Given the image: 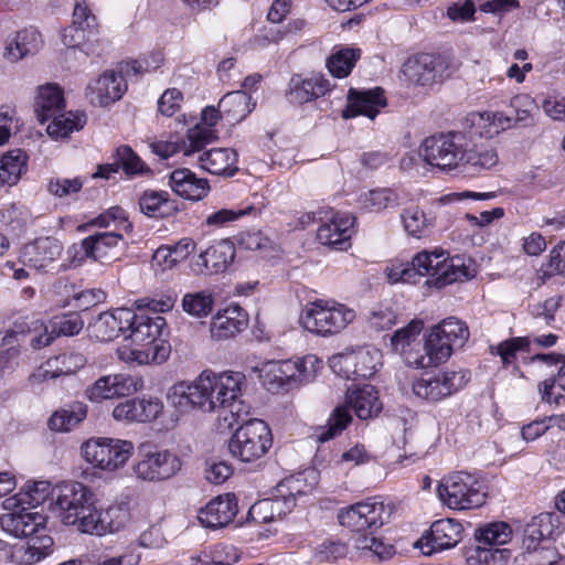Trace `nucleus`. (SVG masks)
<instances>
[{
	"instance_id": "nucleus-1",
	"label": "nucleus",
	"mask_w": 565,
	"mask_h": 565,
	"mask_svg": "<svg viewBox=\"0 0 565 565\" xmlns=\"http://www.w3.org/2000/svg\"><path fill=\"white\" fill-rule=\"evenodd\" d=\"M244 382L245 375L241 372L215 373L205 370L192 382L175 383L168 399L181 412L192 408L206 413L228 409L234 416L241 411L237 399Z\"/></svg>"
},
{
	"instance_id": "nucleus-2",
	"label": "nucleus",
	"mask_w": 565,
	"mask_h": 565,
	"mask_svg": "<svg viewBox=\"0 0 565 565\" xmlns=\"http://www.w3.org/2000/svg\"><path fill=\"white\" fill-rule=\"evenodd\" d=\"M391 513V508L383 501L369 499L342 509L338 519L342 526L356 533L353 537V545L356 550L367 552L379 561H384L391 558L395 550L374 533L388 521Z\"/></svg>"
},
{
	"instance_id": "nucleus-3",
	"label": "nucleus",
	"mask_w": 565,
	"mask_h": 565,
	"mask_svg": "<svg viewBox=\"0 0 565 565\" xmlns=\"http://www.w3.org/2000/svg\"><path fill=\"white\" fill-rule=\"evenodd\" d=\"M64 108V93L57 84L47 83L39 86L35 113L42 124L52 119L47 125L46 132L56 140L68 137L73 131L81 130L86 122L84 114L63 113Z\"/></svg>"
},
{
	"instance_id": "nucleus-4",
	"label": "nucleus",
	"mask_w": 565,
	"mask_h": 565,
	"mask_svg": "<svg viewBox=\"0 0 565 565\" xmlns=\"http://www.w3.org/2000/svg\"><path fill=\"white\" fill-rule=\"evenodd\" d=\"M355 311L333 299H318L309 302L300 315L302 327L316 334H337L353 322Z\"/></svg>"
},
{
	"instance_id": "nucleus-5",
	"label": "nucleus",
	"mask_w": 565,
	"mask_h": 565,
	"mask_svg": "<svg viewBox=\"0 0 565 565\" xmlns=\"http://www.w3.org/2000/svg\"><path fill=\"white\" fill-rule=\"evenodd\" d=\"M55 504L61 521L86 533L84 522L93 518L95 499L93 491L82 482H65L56 487Z\"/></svg>"
},
{
	"instance_id": "nucleus-6",
	"label": "nucleus",
	"mask_w": 565,
	"mask_h": 565,
	"mask_svg": "<svg viewBox=\"0 0 565 565\" xmlns=\"http://www.w3.org/2000/svg\"><path fill=\"white\" fill-rule=\"evenodd\" d=\"M470 138L465 131H449L429 136L423 140L418 154L424 162L441 171L460 167L463 146H469Z\"/></svg>"
},
{
	"instance_id": "nucleus-7",
	"label": "nucleus",
	"mask_w": 565,
	"mask_h": 565,
	"mask_svg": "<svg viewBox=\"0 0 565 565\" xmlns=\"http://www.w3.org/2000/svg\"><path fill=\"white\" fill-rule=\"evenodd\" d=\"M153 65L147 61H130L120 66V72H104L94 84L88 86L90 102L98 106H108L119 100L127 90V84L122 73L127 76L150 72L159 67L162 62L160 54L153 56Z\"/></svg>"
},
{
	"instance_id": "nucleus-8",
	"label": "nucleus",
	"mask_w": 565,
	"mask_h": 565,
	"mask_svg": "<svg viewBox=\"0 0 565 565\" xmlns=\"http://www.w3.org/2000/svg\"><path fill=\"white\" fill-rule=\"evenodd\" d=\"M511 526L502 521L488 523L475 532L476 545L467 552L468 561H476L486 565H503L511 556L508 548L497 546L504 545L512 540Z\"/></svg>"
},
{
	"instance_id": "nucleus-9",
	"label": "nucleus",
	"mask_w": 565,
	"mask_h": 565,
	"mask_svg": "<svg viewBox=\"0 0 565 565\" xmlns=\"http://www.w3.org/2000/svg\"><path fill=\"white\" fill-rule=\"evenodd\" d=\"M273 446L269 426L262 419H249L241 425L228 440V450L242 462H255Z\"/></svg>"
},
{
	"instance_id": "nucleus-10",
	"label": "nucleus",
	"mask_w": 565,
	"mask_h": 565,
	"mask_svg": "<svg viewBox=\"0 0 565 565\" xmlns=\"http://www.w3.org/2000/svg\"><path fill=\"white\" fill-rule=\"evenodd\" d=\"M438 494L443 502L454 510L479 508L486 499L480 481L465 471L444 478L438 487Z\"/></svg>"
},
{
	"instance_id": "nucleus-11",
	"label": "nucleus",
	"mask_w": 565,
	"mask_h": 565,
	"mask_svg": "<svg viewBox=\"0 0 565 565\" xmlns=\"http://www.w3.org/2000/svg\"><path fill=\"white\" fill-rule=\"evenodd\" d=\"M81 451L85 461L94 468L115 471L131 457L134 445L128 440L96 437L85 441Z\"/></svg>"
},
{
	"instance_id": "nucleus-12",
	"label": "nucleus",
	"mask_w": 565,
	"mask_h": 565,
	"mask_svg": "<svg viewBox=\"0 0 565 565\" xmlns=\"http://www.w3.org/2000/svg\"><path fill=\"white\" fill-rule=\"evenodd\" d=\"M463 527L455 519H440L431 523L414 544L423 555L431 556L446 550H451L462 540Z\"/></svg>"
},
{
	"instance_id": "nucleus-13",
	"label": "nucleus",
	"mask_w": 565,
	"mask_h": 565,
	"mask_svg": "<svg viewBox=\"0 0 565 565\" xmlns=\"http://www.w3.org/2000/svg\"><path fill=\"white\" fill-rule=\"evenodd\" d=\"M469 380L470 373L466 370L445 371L434 377L417 380L413 392L423 399L438 402L466 386Z\"/></svg>"
},
{
	"instance_id": "nucleus-14",
	"label": "nucleus",
	"mask_w": 565,
	"mask_h": 565,
	"mask_svg": "<svg viewBox=\"0 0 565 565\" xmlns=\"http://www.w3.org/2000/svg\"><path fill=\"white\" fill-rule=\"evenodd\" d=\"M377 352L364 348L348 350L329 359L331 370L344 379H366L376 371Z\"/></svg>"
},
{
	"instance_id": "nucleus-15",
	"label": "nucleus",
	"mask_w": 565,
	"mask_h": 565,
	"mask_svg": "<svg viewBox=\"0 0 565 565\" xmlns=\"http://www.w3.org/2000/svg\"><path fill=\"white\" fill-rule=\"evenodd\" d=\"M181 468L179 457L170 450H149L134 466L138 479L145 481L167 480Z\"/></svg>"
},
{
	"instance_id": "nucleus-16",
	"label": "nucleus",
	"mask_w": 565,
	"mask_h": 565,
	"mask_svg": "<svg viewBox=\"0 0 565 565\" xmlns=\"http://www.w3.org/2000/svg\"><path fill=\"white\" fill-rule=\"evenodd\" d=\"M87 360L81 352L67 351L49 358L38 366L28 377L29 384L34 387L47 380L75 374L86 364Z\"/></svg>"
},
{
	"instance_id": "nucleus-17",
	"label": "nucleus",
	"mask_w": 565,
	"mask_h": 565,
	"mask_svg": "<svg viewBox=\"0 0 565 565\" xmlns=\"http://www.w3.org/2000/svg\"><path fill=\"white\" fill-rule=\"evenodd\" d=\"M141 387V381L127 374H108L97 379L85 390V396L93 403L128 396Z\"/></svg>"
},
{
	"instance_id": "nucleus-18",
	"label": "nucleus",
	"mask_w": 565,
	"mask_h": 565,
	"mask_svg": "<svg viewBox=\"0 0 565 565\" xmlns=\"http://www.w3.org/2000/svg\"><path fill=\"white\" fill-rule=\"evenodd\" d=\"M163 411V403L158 397L142 396L117 404L113 417L118 422L149 423L157 419Z\"/></svg>"
},
{
	"instance_id": "nucleus-19",
	"label": "nucleus",
	"mask_w": 565,
	"mask_h": 565,
	"mask_svg": "<svg viewBox=\"0 0 565 565\" xmlns=\"http://www.w3.org/2000/svg\"><path fill=\"white\" fill-rule=\"evenodd\" d=\"M62 243L52 236L39 237L26 244L21 252V262L34 269H47L60 258Z\"/></svg>"
},
{
	"instance_id": "nucleus-20",
	"label": "nucleus",
	"mask_w": 565,
	"mask_h": 565,
	"mask_svg": "<svg viewBox=\"0 0 565 565\" xmlns=\"http://www.w3.org/2000/svg\"><path fill=\"white\" fill-rule=\"evenodd\" d=\"M134 318V311L128 308H117L102 312L92 323L88 331L92 338L98 341H111L119 334L127 333L128 322Z\"/></svg>"
},
{
	"instance_id": "nucleus-21",
	"label": "nucleus",
	"mask_w": 565,
	"mask_h": 565,
	"mask_svg": "<svg viewBox=\"0 0 565 565\" xmlns=\"http://www.w3.org/2000/svg\"><path fill=\"white\" fill-rule=\"evenodd\" d=\"M237 500L232 493L212 499L199 511V522L206 529H220L231 523L237 514Z\"/></svg>"
},
{
	"instance_id": "nucleus-22",
	"label": "nucleus",
	"mask_w": 565,
	"mask_h": 565,
	"mask_svg": "<svg viewBox=\"0 0 565 565\" xmlns=\"http://www.w3.org/2000/svg\"><path fill=\"white\" fill-rule=\"evenodd\" d=\"M355 217L351 214L337 213L327 223L319 226L318 241L335 249L345 250L350 246Z\"/></svg>"
},
{
	"instance_id": "nucleus-23",
	"label": "nucleus",
	"mask_w": 565,
	"mask_h": 565,
	"mask_svg": "<svg viewBox=\"0 0 565 565\" xmlns=\"http://www.w3.org/2000/svg\"><path fill=\"white\" fill-rule=\"evenodd\" d=\"M386 106V98L382 88H374L363 92L350 89L348 104L342 111V117L353 118L356 116H366L374 119L380 110Z\"/></svg>"
},
{
	"instance_id": "nucleus-24",
	"label": "nucleus",
	"mask_w": 565,
	"mask_h": 565,
	"mask_svg": "<svg viewBox=\"0 0 565 565\" xmlns=\"http://www.w3.org/2000/svg\"><path fill=\"white\" fill-rule=\"evenodd\" d=\"M129 516V510L126 503L111 504L103 511H98L95 507L93 518L84 522L86 534L100 536L117 532L126 525Z\"/></svg>"
},
{
	"instance_id": "nucleus-25",
	"label": "nucleus",
	"mask_w": 565,
	"mask_h": 565,
	"mask_svg": "<svg viewBox=\"0 0 565 565\" xmlns=\"http://www.w3.org/2000/svg\"><path fill=\"white\" fill-rule=\"evenodd\" d=\"M441 64L430 54H419L407 58L401 72L409 84L418 86L433 85L440 75Z\"/></svg>"
},
{
	"instance_id": "nucleus-26",
	"label": "nucleus",
	"mask_w": 565,
	"mask_h": 565,
	"mask_svg": "<svg viewBox=\"0 0 565 565\" xmlns=\"http://www.w3.org/2000/svg\"><path fill=\"white\" fill-rule=\"evenodd\" d=\"M46 518L39 512L22 509L3 513L0 516L1 529L14 537L32 536L45 526Z\"/></svg>"
},
{
	"instance_id": "nucleus-27",
	"label": "nucleus",
	"mask_w": 565,
	"mask_h": 565,
	"mask_svg": "<svg viewBox=\"0 0 565 565\" xmlns=\"http://www.w3.org/2000/svg\"><path fill=\"white\" fill-rule=\"evenodd\" d=\"M164 324L166 320L160 316L149 317L145 313L134 312V318L128 322V333L125 334V339L136 345L154 347Z\"/></svg>"
},
{
	"instance_id": "nucleus-28",
	"label": "nucleus",
	"mask_w": 565,
	"mask_h": 565,
	"mask_svg": "<svg viewBox=\"0 0 565 565\" xmlns=\"http://www.w3.org/2000/svg\"><path fill=\"white\" fill-rule=\"evenodd\" d=\"M124 242V234L117 231L96 233L82 241V248L87 257L106 263L116 259L118 246Z\"/></svg>"
},
{
	"instance_id": "nucleus-29",
	"label": "nucleus",
	"mask_w": 565,
	"mask_h": 565,
	"mask_svg": "<svg viewBox=\"0 0 565 565\" xmlns=\"http://www.w3.org/2000/svg\"><path fill=\"white\" fill-rule=\"evenodd\" d=\"M42 42V36L35 28H24L8 35L3 56L8 61L15 63L38 53Z\"/></svg>"
},
{
	"instance_id": "nucleus-30",
	"label": "nucleus",
	"mask_w": 565,
	"mask_h": 565,
	"mask_svg": "<svg viewBox=\"0 0 565 565\" xmlns=\"http://www.w3.org/2000/svg\"><path fill=\"white\" fill-rule=\"evenodd\" d=\"M234 258V244L223 239L202 252L195 262V267L200 274H218L225 271Z\"/></svg>"
},
{
	"instance_id": "nucleus-31",
	"label": "nucleus",
	"mask_w": 565,
	"mask_h": 565,
	"mask_svg": "<svg viewBox=\"0 0 565 565\" xmlns=\"http://www.w3.org/2000/svg\"><path fill=\"white\" fill-rule=\"evenodd\" d=\"M247 324V316L239 306H230L212 318L211 338L217 341L230 339L242 332Z\"/></svg>"
},
{
	"instance_id": "nucleus-32",
	"label": "nucleus",
	"mask_w": 565,
	"mask_h": 565,
	"mask_svg": "<svg viewBox=\"0 0 565 565\" xmlns=\"http://www.w3.org/2000/svg\"><path fill=\"white\" fill-rule=\"evenodd\" d=\"M169 185L175 194L191 201L202 200L210 191L207 181L196 178L186 168L172 171L169 177Z\"/></svg>"
},
{
	"instance_id": "nucleus-33",
	"label": "nucleus",
	"mask_w": 565,
	"mask_h": 565,
	"mask_svg": "<svg viewBox=\"0 0 565 565\" xmlns=\"http://www.w3.org/2000/svg\"><path fill=\"white\" fill-rule=\"evenodd\" d=\"M345 399L347 404L354 409L355 415L363 420L376 416L383 407L377 391L369 384L349 387Z\"/></svg>"
},
{
	"instance_id": "nucleus-34",
	"label": "nucleus",
	"mask_w": 565,
	"mask_h": 565,
	"mask_svg": "<svg viewBox=\"0 0 565 565\" xmlns=\"http://www.w3.org/2000/svg\"><path fill=\"white\" fill-rule=\"evenodd\" d=\"M462 152L460 167H469L476 172L490 170L499 163L497 149L488 142L477 143L470 139L469 146H463Z\"/></svg>"
},
{
	"instance_id": "nucleus-35",
	"label": "nucleus",
	"mask_w": 565,
	"mask_h": 565,
	"mask_svg": "<svg viewBox=\"0 0 565 565\" xmlns=\"http://www.w3.org/2000/svg\"><path fill=\"white\" fill-rule=\"evenodd\" d=\"M223 117L220 111V107L215 108L213 106H207L202 110L201 114V124H198L194 128L190 129L188 132V140L190 141L191 150H186V153L191 151H201V149L212 142L216 135L212 130L218 119Z\"/></svg>"
},
{
	"instance_id": "nucleus-36",
	"label": "nucleus",
	"mask_w": 565,
	"mask_h": 565,
	"mask_svg": "<svg viewBox=\"0 0 565 565\" xmlns=\"http://www.w3.org/2000/svg\"><path fill=\"white\" fill-rule=\"evenodd\" d=\"M202 169L212 174L233 175L237 170V153L230 148L210 149L199 157Z\"/></svg>"
},
{
	"instance_id": "nucleus-37",
	"label": "nucleus",
	"mask_w": 565,
	"mask_h": 565,
	"mask_svg": "<svg viewBox=\"0 0 565 565\" xmlns=\"http://www.w3.org/2000/svg\"><path fill=\"white\" fill-rule=\"evenodd\" d=\"M88 29H82L81 22L76 26L70 25L62 32V42L68 49H78L86 55L98 54L99 31H94V24H87Z\"/></svg>"
},
{
	"instance_id": "nucleus-38",
	"label": "nucleus",
	"mask_w": 565,
	"mask_h": 565,
	"mask_svg": "<svg viewBox=\"0 0 565 565\" xmlns=\"http://www.w3.org/2000/svg\"><path fill=\"white\" fill-rule=\"evenodd\" d=\"M223 117L232 124L243 120L255 107L252 97L244 90L224 95L218 103Z\"/></svg>"
},
{
	"instance_id": "nucleus-39",
	"label": "nucleus",
	"mask_w": 565,
	"mask_h": 565,
	"mask_svg": "<svg viewBox=\"0 0 565 565\" xmlns=\"http://www.w3.org/2000/svg\"><path fill=\"white\" fill-rule=\"evenodd\" d=\"M329 90V81L322 76L310 78L292 77L290 82L291 100L303 104L323 96Z\"/></svg>"
},
{
	"instance_id": "nucleus-40",
	"label": "nucleus",
	"mask_w": 565,
	"mask_h": 565,
	"mask_svg": "<svg viewBox=\"0 0 565 565\" xmlns=\"http://www.w3.org/2000/svg\"><path fill=\"white\" fill-rule=\"evenodd\" d=\"M140 211L156 218H164L178 212L177 203L169 199V193L161 191H146L139 199Z\"/></svg>"
},
{
	"instance_id": "nucleus-41",
	"label": "nucleus",
	"mask_w": 565,
	"mask_h": 565,
	"mask_svg": "<svg viewBox=\"0 0 565 565\" xmlns=\"http://www.w3.org/2000/svg\"><path fill=\"white\" fill-rule=\"evenodd\" d=\"M424 351L425 354L416 361L420 367L445 363L451 356L454 349L445 338L431 329L425 340Z\"/></svg>"
},
{
	"instance_id": "nucleus-42",
	"label": "nucleus",
	"mask_w": 565,
	"mask_h": 565,
	"mask_svg": "<svg viewBox=\"0 0 565 565\" xmlns=\"http://www.w3.org/2000/svg\"><path fill=\"white\" fill-rule=\"evenodd\" d=\"M53 539L49 535H38L12 552V557L20 564L32 565L51 553Z\"/></svg>"
},
{
	"instance_id": "nucleus-43",
	"label": "nucleus",
	"mask_w": 565,
	"mask_h": 565,
	"mask_svg": "<svg viewBox=\"0 0 565 565\" xmlns=\"http://www.w3.org/2000/svg\"><path fill=\"white\" fill-rule=\"evenodd\" d=\"M26 154L20 150H10L0 157V184L14 185L26 171Z\"/></svg>"
},
{
	"instance_id": "nucleus-44",
	"label": "nucleus",
	"mask_w": 565,
	"mask_h": 565,
	"mask_svg": "<svg viewBox=\"0 0 565 565\" xmlns=\"http://www.w3.org/2000/svg\"><path fill=\"white\" fill-rule=\"evenodd\" d=\"M87 416V406L83 403H75L67 408L55 411L49 418L47 425L51 430L65 433L72 430Z\"/></svg>"
},
{
	"instance_id": "nucleus-45",
	"label": "nucleus",
	"mask_w": 565,
	"mask_h": 565,
	"mask_svg": "<svg viewBox=\"0 0 565 565\" xmlns=\"http://www.w3.org/2000/svg\"><path fill=\"white\" fill-rule=\"evenodd\" d=\"M360 56V49L334 47L332 54L327 58L326 65L332 76L344 78L352 72Z\"/></svg>"
},
{
	"instance_id": "nucleus-46",
	"label": "nucleus",
	"mask_w": 565,
	"mask_h": 565,
	"mask_svg": "<svg viewBox=\"0 0 565 565\" xmlns=\"http://www.w3.org/2000/svg\"><path fill=\"white\" fill-rule=\"evenodd\" d=\"M537 391L544 403L555 405L565 403V359L554 376L537 384Z\"/></svg>"
},
{
	"instance_id": "nucleus-47",
	"label": "nucleus",
	"mask_w": 565,
	"mask_h": 565,
	"mask_svg": "<svg viewBox=\"0 0 565 565\" xmlns=\"http://www.w3.org/2000/svg\"><path fill=\"white\" fill-rule=\"evenodd\" d=\"M30 222L31 214L24 205L12 203L0 210V223L17 236L26 231Z\"/></svg>"
},
{
	"instance_id": "nucleus-48",
	"label": "nucleus",
	"mask_w": 565,
	"mask_h": 565,
	"mask_svg": "<svg viewBox=\"0 0 565 565\" xmlns=\"http://www.w3.org/2000/svg\"><path fill=\"white\" fill-rule=\"evenodd\" d=\"M435 268V275H437V288H441L446 285H450L458 280H465L470 277L469 268L466 267L458 257L451 258L449 262L447 258L438 260Z\"/></svg>"
},
{
	"instance_id": "nucleus-49",
	"label": "nucleus",
	"mask_w": 565,
	"mask_h": 565,
	"mask_svg": "<svg viewBox=\"0 0 565 565\" xmlns=\"http://www.w3.org/2000/svg\"><path fill=\"white\" fill-rule=\"evenodd\" d=\"M361 206L370 212H381L398 204V195L388 188L370 190L359 198Z\"/></svg>"
},
{
	"instance_id": "nucleus-50",
	"label": "nucleus",
	"mask_w": 565,
	"mask_h": 565,
	"mask_svg": "<svg viewBox=\"0 0 565 565\" xmlns=\"http://www.w3.org/2000/svg\"><path fill=\"white\" fill-rule=\"evenodd\" d=\"M441 338L455 348H461L469 338V329L461 320L449 317L433 328Z\"/></svg>"
},
{
	"instance_id": "nucleus-51",
	"label": "nucleus",
	"mask_w": 565,
	"mask_h": 565,
	"mask_svg": "<svg viewBox=\"0 0 565 565\" xmlns=\"http://www.w3.org/2000/svg\"><path fill=\"white\" fill-rule=\"evenodd\" d=\"M351 420V414L345 406L335 407L330 415L327 425L324 427H320L316 434L317 440L319 443H326L334 438L347 428Z\"/></svg>"
},
{
	"instance_id": "nucleus-52",
	"label": "nucleus",
	"mask_w": 565,
	"mask_h": 565,
	"mask_svg": "<svg viewBox=\"0 0 565 565\" xmlns=\"http://www.w3.org/2000/svg\"><path fill=\"white\" fill-rule=\"evenodd\" d=\"M543 541H545L544 536H541L536 527L531 522H529L524 529L522 547L526 553H537L540 561L553 565L556 562V553L547 547H542L539 550Z\"/></svg>"
},
{
	"instance_id": "nucleus-53",
	"label": "nucleus",
	"mask_w": 565,
	"mask_h": 565,
	"mask_svg": "<svg viewBox=\"0 0 565 565\" xmlns=\"http://www.w3.org/2000/svg\"><path fill=\"white\" fill-rule=\"evenodd\" d=\"M214 299L207 291L188 292L183 296L182 308L190 316L207 317L213 309Z\"/></svg>"
},
{
	"instance_id": "nucleus-54",
	"label": "nucleus",
	"mask_w": 565,
	"mask_h": 565,
	"mask_svg": "<svg viewBox=\"0 0 565 565\" xmlns=\"http://www.w3.org/2000/svg\"><path fill=\"white\" fill-rule=\"evenodd\" d=\"M90 224L98 227H114L113 231L122 234H129L132 231V224L129 222L125 210L119 206L108 209L106 212L95 217Z\"/></svg>"
},
{
	"instance_id": "nucleus-55",
	"label": "nucleus",
	"mask_w": 565,
	"mask_h": 565,
	"mask_svg": "<svg viewBox=\"0 0 565 565\" xmlns=\"http://www.w3.org/2000/svg\"><path fill=\"white\" fill-rule=\"evenodd\" d=\"M51 494L56 497V487L52 488L51 483L44 480L33 481L24 486L23 498L20 501L34 508L44 503Z\"/></svg>"
},
{
	"instance_id": "nucleus-56",
	"label": "nucleus",
	"mask_w": 565,
	"mask_h": 565,
	"mask_svg": "<svg viewBox=\"0 0 565 565\" xmlns=\"http://www.w3.org/2000/svg\"><path fill=\"white\" fill-rule=\"evenodd\" d=\"M132 348L129 344H122L117 349L118 358L124 362L137 363L139 365L147 364L154 360L159 353V347H143Z\"/></svg>"
},
{
	"instance_id": "nucleus-57",
	"label": "nucleus",
	"mask_w": 565,
	"mask_h": 565,
	"mask_svg": "<svg viewBox=\"0 0 565 565\" xmlns=\"http://www.w3.org/2000/svg\"><path fill=\"white\" fill-rule=\"evenodd\" d=\"M467 121L470 122L471 131L468 136L479 135L481 138H493L499 135L493 113H472Z\"/></svg>"
},
{
	"instance_id": "nucleus-58",
	"label": "nucleus",
	"mask_w": 565,
	"mask_h": 565,
	"mask_svg": "<svg viewBox=\"0 0 565 565\" xmlns=\"http://www.w3.org/2000/svg\"><path fill=\"white\" fill-rule=\"evenodd\" d=\"M545 540L555 539L564 531V525L556 513L545 512L530 521Z\"/></svg>"
},
{
	"instance_id": "nucleus-59",
	"label": "nucleus",
	"mask_w": 565,
	"mask_h": 565,
	"mask_svg": "<svg viewBox=\"0 0 565 565\" xmlns=\"http://www.w3.org/2000/svg\"><path fill=\"white\" fill-rule=\"evenodd\" d=\"M531 345L530 337H518L500 342L497 347H491V353L501 358L504 365L510 364L518 351L527 350Z\"/></svg>"
},
{
	"instance_id": "nucleus-60",
	"label": "nucleus",
	"mask_w": 565,
	"mask_h": 565,
	"mask_svg": "<svg viewBox=\"0 0 565 565\" xmlns=\"http://www.w3.org/2000/svg\"><path fill=\"white\" fill-rule=\"evenodd\" d=\"M423 322L420 320H412L406 327L395 331L391 339V344L395 351L404 352L409 347L423 330Z\"/></svg>"
},
{
	"instance_id": "nucleus-61",
	"label": "nucleus",
	"mask_w": 565,
	"mask_h": 565,
	"mask_svg": "<svg viewBox=\"0 0 565 565\" xmlns=\"http://www.w3.org/2000/svg\"><path fill=\"white\" fill-rule=\"evenodd\" d=\"M516 126L526 127L531 124L532 114L537 109L534 100L527 95H518L511 99Z\"/></svg>"
},
{
	"instance_id": "nucleus-62",
	"label": "nucleus",
	"mask_w": 565,
	"mask_h": 565,
	"mask_svg": "<svg viewBox=\"0 0 565 565\" xmlns=\"http://www.w3.org/2000/svg\"><path fill=\"white\" fill-rule=\"evenodd\" d=\"M401 216L405 231L414 237H420L428 225L425 213L417 206L404 210Z\"/></svg>"
},
{
	"instance_id": "nucleus-63",
	"label": "nucleus",
	"mask_w": 565,
	"mask_h": 565,
	"mask_svg": "<svg viewBox=\"0 0 565 565\" xmlns=\"http://www.w3.org/2000/svg\"><path fill=\"white\" fill-rule=\"evenodd\" d=\"M117 164L126 174L135 175L145 171V163L128 146H120L116 151Z\"/></svg>"
},
{
	"instance_id": "nucleus-64",
	"label": "nucleus",
	"mask_w": 565,
	"mask_h": 565,
	"mask_svg": "<svg viewBox=\"0 0 565 565\" xmlns=\"http://www.w3.org/2000/svg\"><path fill=\"white\" fill-rule=\"evenodd\" d=\"M82 188L83 181L79 178L51 179L46 185L47 192L60 199L78 193Z\"/></svg>"
}]
</instances>
